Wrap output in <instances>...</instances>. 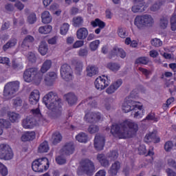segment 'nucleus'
<instances>
[{"label":"nucleus","mask_w":176,"mask_h":176,"mask_svg":"<svg viewBox=\"0 0 176 176\" xmlns=\"http://www.w3.org/2000/svg\"><path fill=\"white\" fill-rule=\"evenodd\" d=\"M138 131V124L131 121L125 120L119 125L113 124L111 133L120 139L132 138Z\"/></svg>","instance_id":"1"},{"label":"nucleus","mask_w":176,"mask_h":176,"mask_svg":"<svg viewBox=\"0 0 176 176\" xmlns=\"http://www.w3.org/2000/svg\"><path fill=\"white\" fill-rule=\"evenodd\" d=\"M43 102L52 111L49 114V118L52 120H56L61 116V99L58 98L57 94L53 91L47 94L43 98Z\"/></svg>","instance_id":"2"},{"label":"nucleus","mask_w":176,"mask_h":176,"mask_svg":"<svg viewBox=\"0 0 176 176\" xmlns=\"http://www.w3.org/2000/svg\"><path fill=\"white\" fill-rule=\"evenodd\" d=\"M96 171L94 164L89 160H82L80 163V166L78 168L77 174L82 175V174H87V175H93Z\"/></svg>","instance_id":"3"},{"label":"nucleus","mask_w":176,"mask_h":176,"mask_svg":"<svg viewBox=\"0 0 176 176\" xmlns=\"http://www.w3.org/2000/svg\"><path fill=\"white\" fill-rule=\"evenodd\" d=\"M49 160L46 157L36 159L32 163V168L35 173H44L49 169Z\"/></svg>","instance_id":"4"},{"label":"nucleus","mask_w":176,"mask_h":176,"mask_svg":"<svg viewBox=\"0 0 176 176\" xmlns=\"http://www.w3.org/2000/svg\"><path fill=\"white\" fill-rule=\"evenodd\" d=\"M154 23L153 18L149 14L137 16L135 19L134 24L138 28L144 27H151Z\"/></svg>","instance_id":"5"},{"label":"nucleus","mask_w":176,"mask_h":176,"mask_svg":"<svg viewBox=\"0 0 176 176\" xmlns=\"http://www.w3.org/2000/svg\"><path fill=\"white\" fill-rule=\"evenodd\" d=\"M19 89H20V82L19 81L7 83L4 87V97H6V98H12V97H13V94H14L16 91H19Z\"/></svg>","instance_id":"6"},{"label":"nucleus","mask_w":176,"mask_h":176,"mask_svg":"<svg viewBox=\"0 0 176 176\" xmlns=\"http://www.w3.org/2000/svg\"><path fill=\"white\" fill-rule=\"evenodd\" d=\"M14 154L13 150L8 144H0V159L1 160H12Z\"/></svg>","instance_id":"7"},{"label":"nucleus","mask_w":176,"mask_h":176,"mask_svg":"<svg viewBox=\"0 0 176 176\" xmlns=\"http://www.w3.org/2000/svg\"><path fill=\"white\" fill-rule=\"evenodd\" d=\"M94 85L97 90H104V89L109 86L108 76L103 75L98 77L94 82Z\"/></svg>","instance_id":"8"},{"label":"nucleus","mask_w":176,"mask_h":176,"mask_svg":"<svg viewBox=\"0 0 176 176\" xmlns=\"http://www.w3.org/2000/svg\"><path fill=\"white\" fill-rule=\"evenodd\" d=\"M132 115L135 119H142L145 115V111L144 110V106L140 102H136L133 110Z\"/></svg>","instance_id":"9"},{"label":"nucleus","mask_w":176,"mask_h":176,"mask_svg":"<svg viewBox=\"0 0 176 176\" xmlns=\"http://www.w3.org/2000/svg\"><path fill=\"white\" fill-rule=\"evenodd\" d=\"M85 121L88 123H97L102 120V116L100 112L97 113H87L85 116Z\"/></svg>","instance_id":"10"},{"label":"nucleus","mask_w":176,"mask_h":176,"mask_svg":"<svg viewBox=\"0 0 176 176\" xmlns=\"http://www.w3.org/2000/svg\"><path fill=\"white\" fill-rule=\"evenodd\" d=\"M60 75L65 80H72V69H71V67L67 64L62 65L60 67Z\"/></svg>","instance_id":"11"},{"label":"nucleus","mask_w":176,"mask_h":176,"mask_svg":"<svg viewBox=\"0 0 176 176\" xmlns=\"http://www.w3.org/2000/svg\"><path fill=\"white\" fill-rule=\"evenodd\" d=\"M60 75L65 80H72V69H71V67L67 64L62 65L60 67Z\"/></svg>","instance_id":"12"},{"label":"nucleus","mask_w":176,"mask_h":176,"mask_svg":"<svg viewBox=\"0 0 176 176\" xmlns=\"http://www.w3.org/2000/svg\"><path fill=\"white\" fill-rule=\"evenodd\" d=\"M105 145V138L102 135L97 134L94 139V148L96 151H102Z\"/></svg>","instance_id":"13"},{"label":"nucleus","mask_w":176,"mask_h":176,"mask_svg":"<svg viewBox=\"0 0 176 176\" xmlns=\"http://www.w3.org/2000/svg\"><path fill=\"white\" fill-rule=\"evenodd\" d=\"M137 104V102L129 100L127 98L125 99L124 102L122 104V109L123 112L127 113L128 112L133 111L135 105Z\"/></svg>","instance_id":"14"},{"label":"nucleus","mask_w":176,"mask_h":176,"mask_svg":"<svg viewBox=\"0 0 176 176\" xmlns=\"http://www.w3.org/2000/svg\"><path fill=\"white\" fill-rule=\"evenodd\" d=\"M35 75H36V69H28L23 73V79L25 82H27L28 83H31V82L34 80Z\"/></svg>","instance_id":"15"},{"label":"nucleus","mask_w":176,"mask_h":176,"mask_svg":"<svg viewBox=\"0 0 176 176\" xmlns=\"http://www.w3.org/2000/svg\"><path fill=\"white\" fill-rule=\"evenodd\" d=\"M23 129H34L36 126V120L28 116L22 121Z\"/></svg>","instance_id":"16"},{"label":"nucleus","mask_w":176,"mask_h":176,"mask_svg":"<svg viewBox=\"0 0 176 176\" xmlns=\"http://www.w3.org/2000/svg\"><path fill=\"white\" fill-rule=\"evenodd\" d=\"M56 79H57V73L50 72L45 75L44 82L47 86H52Z\"/></svg>","instance_id":"17"},{"label":"nucleus","mask_w":176,"mask_h":176,"mask_svg":"<svg viewBox=\"0 0 176 176\" xmlns=\"http://www.w3.org/2000/svg\"><path fill=\"white\" fill-rule=\"evenodd\" d=\"M148 9V6L145 3H135L132 8L131 11L133 13H142Z\"/></svg>","instance_id":"18"},{"label":"nucleus","mask_w":176,"mask_h":176,"mask_svg":"<svg viewBox=\"0 0 176 176\" xmlns=\"http://www.w3.org/2000/svg\"><path fill=\"white\" fill-rule=\"evenodd\" d=\"M91 25L92 27H99V28H97L95 30V34H100L101 32V30H103V28H105V23L104 21H101L99 19H96L94 21H92L91 22Z\"/></svg>","instance_id":"19"},{"label":"nucleus","mask_w":176,"mask_h":176,"mask_svg":"<svg viewBox=\"0 0 176 176\" xmlns=\"http://www.w3.org/2000/svg\"><path fill=\"white\" fill-rule=\"evenodd\" d=\"M122 164L119 161L115 162L109 170V174L112 176L118 175V173L120 170Z\"/></svg>","instance_id":"20"},{"label":"nucleus","mask_w":176,"mask_h":176,"mask_svg":"<svg viewBox=\"0 0 176 176\" xmlns=\"http://www.w3.org/2000/svg\"><path fill=\"white\" fill-rule=\"evenodd\" d=\"M65 98L70 107H72V105H75L76 102H78V96L75 95L74 93H68L65 95Z\"/></svg>","instance_id":"21"},{"label":"nucleus","mask_w":176,"mask_h":176,"mask_svg":"<svg viewBox=\"0 0 176 176\" xmlns=\"http://www.w3.org/2000/svg\"><path fill=\"white\" fill-rule=\"evenodd\" d=\"M75 151V147L73 143L66 144L60 150L61 155H72Z\"/></svg>","instance_id":"22"},{"label":"nucleus","mask_w":176,"mask_h":176,"mask_svg":"<svg viewBox=\"0 0 176 176\" xmlns=\"http://www.w3.org/2000/svg\"><path fill=\"white\" fill-rule=\"evenodd\" d=\"M89 35V30L86 28H80L76 32V37L80 41H85Z\"/></svg>","instance_id":"23"},{"label":"nucleus","mask_w":176,"mask_h":176,"mask_svg":"<svg viewBox=\"0 0 176 176\" xmlns=\"http://www.w3.org/2000/svg\"><path fill=\"white\" fill-rule=\"evenodd\" d=\"M39 91L38 90H34L31 92L30 96H29V101L32 105H34V104H36L38 101H39Z\"/></svg>","instance_id":"24"},{"label":"nucleus","mask_w":176,"mask_h":176,"mask_svg":"<svg viewBox=\"0 0 176 176\" xmlns=\"http://www.w3.org/2000/svg\"><path fill=\"white\" fill-rule=\"evenodd\" d=\"M53 64V62H52V60L50 59H47L45 60L41 67V74H46L49 69L52 68V65Z\"/></svg>","instance_id":"25"},{"label":"nucleus","mask_w":176,"mask_h":176,"mask_svg":"<svg viewBox=\"0 0 176 176\" xmlns=\"http://www.w3.org/2000/svg\"><path fill=\"white\" fill-rule=\"evenodd\" d=\"M35 41V38H34V36L31 35H28L25 36V38L23 39V41L22 42L21 44V47L23 49H28L30 47V45L32 43Z\"/></svg>","instance_id":"26"},{"label":"nucleus","mask_w":176,"mask_h":176,"mask_svg":"<svg viewBox=\"0 0 176 176\" xmlns=\"http://www.w3.org/2000/svg\"><path fill=\"white\" fill-rule=\"evenodd\" d=\"M36 134L34 131H26L25 132L22 136L21 140L24 142L27 141H32V140H35Z\"/></svg>","instance_id":"27"},{"label":"nucleus","mask_w":176,"mask_h":176,"mask_svg":"<svg viewBox=\"0 0 176 176\" xmlns=\"http://www.w3.org/2000/svg\"><path fill=\"white\" fill-rule=\"evenodd\" d=\"M111 58H112V56H120L121 58H124L126 57V52L123 49L115 47L111 52Z\"/></svg>","instance_id":"28"},{"label":"nucleus","mask_w":176,"mask_h":176,"mask_svg":"<svg viewBox=\"0 0 176 176\" xmlns=\"http://www.w3.org/2000/svg\"><path fill=\"white\" fill-rule=\"evenodd\" d=\"M97 160L103 167H109V161L104 154L98 155Z\"/></svg>","instance_id":"29"},{"label":"nucleus","mask_w":176,"mask_h":176,"mask_svg":"<svg viewBox=\"0 0 176 176\" xmlns=\"http://www.w3.org/2000/svg\"><path fill=\"white\" fill-rule=\"evenodd\" d=\"M42 23L49 24L52 23V17L49 11H44L41 14Z\"/></svg>","instance_id":"30"},{"label":"nucleus","mask_w":176,"mask_h":176,"mask_svg":"<svg viewBox=\"0 0 176 176\" xmlns=\"http://www.w3.org/2000/svg\"><path fill=\"white\" fill-rule=\"evenodd\" d=\"M49 51V47H47V44L45 41H42L38 47V52L41 56H46L47 52Z\"/></svg>","instance_id":"31"},{"label":"nucleus","mask_w":176,"mask_h":176,"mask_svg":"<svg viewBox=\"0 0 176 176\" xmlns=\"http://www.w3.org/2000/svg\"><path fill=\"white\" fill-rule=\"evenodd\" d=\"M50 149L49 144L47 142L45 141L39 145L38 152L39 153H46L47 152H49Z\"/></svg>","instance_id":"32"},{"label":"nucleus","mask_w":176,"mask_h":176,"mask_svg":"<svg viewBox=\"0 0 176 176\" xmlns=\"http://www.w3.org/2000/svg\"><path fill=\"white\" fill-rule=\"evenodd\" d=\"M8 116L12 123H16L20 120V114L14 112H8Z\"/></svg>","instance_id":"33"},{"label":"nucleus","mask_w":176,"mask_h":176,"mask_svg":"<svg viewBox=\"0 0 176 176\" xmlns=\"http://www.w3.org/2000/svg\"><path fill=\"white\" fill-rule=\"evenodd\" d=\"M159 26L162 30H166V28L168 27V17H161L159 22Z\"/></svg>","instance_id":"34"},{"label":"nucleus","mask_w":176,"mask_h":176,"mask_svg":"<svg viewBox=\"0 0 176 176\" xmlns=\"http://www.w3.org/2000/svg\"><path fill=\"white\" fill-rule=\"evenodd\" d=\"M83 21H84L83 17L76 16V17L73 18L72 25L76 28H79V27L82 26V25L83 24Z\"/></svg>","instance_id":"35"},{"label":"nucleus","mask_w":176,"mask_h":176,"mask_svg":"<svg viewBox=\"0 0 176 176\" xmlns=\"http://www.w3.org/2000/svg\"><path fill=\"white\" fill-rule=\"evenodd\" d=\"M52 30H53V27H52V25H47L45 26H41L38 28V32H40V34H50V32H52Z\"/></svg>","instance_id":"36"},{"label":"nucleus","mask_w":176,"mask_h":176,"mask_svg":"<svg viewBox=\"0 0 176 176\" xmlns=\"http://www.w3.org/2000/svg\"><path fill=\"white\" fill-rule=\"evenodd\" d=\"M97 72H98V69L94 66H88L87 67V76H94V75H97Z\"/></svg>","instance_id":"37"},{"label":"nucleus","mask_w":176,"mask_h":176,"mask_svg":"<svg viewBox=\"0 0 176 176\" xmlns=\"http://www.w3.org/2000/svg\"><path fill=\"white\" fill-rule=\"evenodd\" d=\"M43 79V74L38 73V70H36V74L34 75V78H33L32 82L36 85H41V82H42Z\"/></svg>","instance_id":"38"},{"label":"nucleus","mask_w":176,"mask_h":176,"mask_svg":"<svg viewBox=\"0 0 176 176\" xmlns=\"http://www.w3.org/2000/svg\"><path fill=\"white\" fill-rule=\"evenodd\" d=\"M107 68L113 71V72H116L120 69V65L115 63H109L107 65Z\"/></svg>","instance_id":"39"},{"label":"nucleus","mask_w":176,"mask_h":176,"mask_svg":"<svg viewBox=\"0 0 176 176\" xmlns=\"http://www.w3.org/2000/svg\"><path fill=\"white\" fill-rule=\"evenodd\" d=\"M30 113L34 118H38L39 120L42 119V113H41V109H39V107H37L36 109H32L30 111Z\"/></svg>","instance_id":"40"},{"label":"nucleus","mask_w":176,"mask_h":176,"mask_svg":"<svg viewBox=\"0 0 176 176\" xmlns=\"http://www.w3.org/2000/svg\"><path fill=\"white\" fill-rule=\"evenodd\" d=\"M76 140L78 141V142H87V135L85 133H80L76 136Z\"/></svg>","instance_id":"41"},{"label":"nucleus","mask_w":176,"mask_h":176,"mask_svg":"<svg viewBox=\"0 0 176 176\" xmlns=\"http://www.w3.org/2000/svg\"><path fill=\"white\" fill-rule=\"evenodd\" d=\"M52 140L53 144H58V142H61V140H63V136H61L59 132H56L53 134Z\"/></svg>","instance_id":"42"},{"label":"nucleus","mask_w":176,"mask_h":176,"mask_svg":"<svg viewBox=\"0 0 176 176\" xmlns=\"http://www.w3.org/2000/svg\"><path fill=\"white\" fill-rule=\"evenodd\" d=\"M100 40H95L89 43V49L91 52H96L100 47Z\"/></svg>","instance_id":"43"},{"label":"nucleus","mask_w":176,"mask_h":176,"mask_svg":"<svg viewBox=\"0 0 176 176\" xmlns=\"http://www.w3.org/2000/svg\"><path fill=\"white\" fill-rule=\"evenodd\" d=\"M156 137V133L155 132H149L144 137V142L146 144L149 142H152L153 141V138Z\"/></svg>","instance_id":"44"},{"label":"nucleus","mask_w":176,"mask_h":176,"mask_svg":"<svg viewBox=\"0 0 176 176\" xmlns=\"http://www.w3.org/2000/svg\"><path fill=\"white\" fill-rule=\"evenodd\" d=\"M10 122L5 120V119H0V129L3 131V129H10Z\"/></svg>","instance_id":"45"},{"label":"nucleus","mask_w":176,"mask_h":176,"mask_svg":"<svg viewBox=\"0 0 176 176\" xmlns=\"http://www.w3.org/2000/svg\"><path fill=\"white\" fill-rule=\"evenodd\" d=\"M17 45V40L16 38H13L8 42L5 45H3V50H8L10 47H13Z\"/></svg>","instance_id":"46"},{"label":"nucleus","mask_w":176,"mask_h":176,"mask_svg":"<svg viewBox=\"0 0 176 176\" xmlns=\"http://www.w3.org/2000/svg\"><path fill=\"white\" fill-rule=\"evenodd\" d=\"M69 31V24L67 23H63L60 28V34L61 35H67V33Z\"/></svg>","instance_id":"47"},{"label":"nucleus","mask_w":176,"mask_h":176,"mask_svg":"<svg viewBox=\"0 0 176 176\" xmlns=\"http://www.w3.org/2000/svg\"><path fill=\"white\" fill-rule=\"evenodd\" d=\"M117 34L120 38H122L124 39L127 36V30L124 28H118Z\"/></svg>","instance_id":"48"},{"label":"nucleus","mask_w":176,"mask_h":176,"mask_svg":"<svg viewBox=\"0 0 176 176\" xmlns=\"http://www.w3.org/2000/svg\"><path fill=\"white\" fill-rule=\"evenodd\" d=\"M86 102H88L91 108H96L97 107V102L96 101V98L89 97L86 99Z\"/></svg>","instance_id":"49"},{"label":"nucleus","mask_w":176,"mask_h":176,"mask_svg":"<svg viewBox=\"0 0 176 176\" xmlns=\"http://www.w3.org/2000/svg\"><path fill=\"white\" fill-rule=\"evenodd\" d=\"M75 67H76V73L77 74V75H80V72H82L83 69V63L80 61H78L76 63Z\"/></svg>","instance_id":"50"},{"label":"nucleus","mask_w":176,"mask_h":176,"mask_svg":"<svg viewBox=\"0 0 176 176\" xmlns=\"http://www.w3.org/2000/svg\"><path fill=\"white\" fill-rule=\"evenodd\" d=\"M144 120H152L153 122H159V118L156 117L155 113H148Z\"/></svg>","instance_id":"51"},{"label":"nucleus","mask_w":176,"mask_h":176,"mask_svg":"<svg viewBox=\"0 0 176 176\" xmlns=\"http://www.w3.org/2000/svg\"><path fill=\"white\" fill-rule=\"evenodd\" d=\"M170 30L176 31V14L174 13L170 17Z\"/></svg>","instance_id":"52"},{"label":"nucleus","mask_w":176,"mask_h":176,"mask_svg":"<svg viewBox=\"0 0 176 176\" xmlns=\"http://www.w3.org/2000/svg\"><path fill=\"white\" fill-rule=\"evenodd\" d=\"M8 167L5 166L3 164L0 162V174L2 176H6L8 174Z\"/></svg>","instance_id":"53"},{"label":"nucleus","mask_w":176,"mask_h":176,"mask_svg":"<svg viewBox=\"0 0 176 176\" xmlns=\"http://www.w3.org/2000/svg\"><path fill=\"white\" fill-rule=\"evenodd\" d=\"M162 5H163L162 1H157L151 7V10L152 12H156L160 9V6H162Z\"/></svg>","instance_id":"54"},{"label":"nucleus","mask_w":176,"mask_h":176,"mask_svg":"<svg viewBox=\"0 0 176 176\" xmlns=\"http://www.w3.org/2000/svg\"><path fill=\"white\" fill-rule=\"evenodd\" d=\"M12 105L14 107V108L21 107V105H23V100L20 98H16L12 100Z\"/></svg>","instance_id":"55"},{"label":"nucleus","mask_w":176,"mask_h":176,"mask_svg":"<svg viewBox=\"0 0 176 176\" xmlns=\"http://www.w3.org/2000/svg\"><path fill=\"white\" fill-rule=\"evenodd\" d=\"M173 146H174V144H173V142L168 141L164 144V149L166 152H170Z\"/></svg>","instance_id":"56"},{"label":"nucleus","mask_w":176,"mask_h":176,"mask_svg":"<svg viewBox=\"0 0 176 176\" xmlns=\"http://www.w3.org/2000/svg\"><path fill=\"white\" fill-rule=\"evenodd\" d=\"M118 156H119V154L116 151H111L108 154V158L110 159V160H116Z\"/></svg>","instance_id":"57"},{"label":"nucleus","mask_w":176,"mask_h":176,"mask_svg":"<svg viewBox=\"0 0 176 176\" xmlns=\"http://www.w3.org/2000/svg\"><path fill=\"white\" fill-rule=\"evenodd\" d=\"M85 45V41L83 40L76 41L72 45L73 49H79V47H82Z\"/></svg>","instance_id":"58"},{"label":"nucleus","mask_w":176,"mask_h":176,"mask_svg":"<svg viewBox=\"0 0 176 176\" xmlns=\"http://www.w3.org/2000/svg\"><path fill=\"white\" fill-rule=\"evenodd\" d=\"M56 162L58 164H65V163H67V160H65V157H64L62 154L56 158Z\"/></svg>","instance_id":"59"},{"label":"nucleus","mask_w":176,"mask_h":176,"mask_svg":"<svg viewBox=\"0 0 176 176\" xmlns=\"http://www.w3.org/2000/svg\"><path fill=\"white\" fill-rule=\"evenodd\" d=\"M151 45L153 46H155V47H159L162 46V45H163V43L159 38H153L151 41Z\"/></svg>","instance_id":"60"},{"label":"nucleus","mask_w":176,"mask_h":176,"mask_svg":"<svg viewBox=\"0 0 176 176\" xmlns=\"http://www.w3.org/2000/svg\"><path fill=\"white\" fill-rule=\"evenodd\" d=\"M28 21L30 24H34L36 21V15L34 13L30 14L28 17Z\"/></svg>","instance_id":"61"},{"label":"nucleus","mask_w":176,"mask_h":176,"mask_svg":"<svg viewBox=\"0 0 176 176\" xmlns=\"http://www.w3.org/2000/svg\"><path fill=\"white\" fill-rule=\"evenodd\" d=\"M98 130H100V129L98 128V126L97 125H91L88 128V131L91 134H94L95 133H97V131H98Z\"/></svg>","instance_id":"62"},{"label":"nucleus","mask_w":176,"mask_h":176,"mask_svg":"<svg viewBox=\"0 0 176 176\" xmlns=\"http://www.w3.org/2000/svg\"><path fill=\"white\" fill-rule=\"evenodd\" d=\"M78 54L80 57H86L89 54V51L87 49L82 48L78 50Z\"/></svg>","instance_id":"63"},{"label":"nucleus","mask_w":176,"mask_h":176,"mask_svg":"<svg viewBox=\"0 0 176 176\" xmlns=\"http://www.w3.org/2000/svg\"><path fill=\"white\" fill-rule=\"evenodd\" d=\"M148 61H149V60L148 59V58H146V57H140V58L137 59L136 63L138 64L146 65V64H148Z\"/></svg>","instance_id":"64"}]
</instances>
